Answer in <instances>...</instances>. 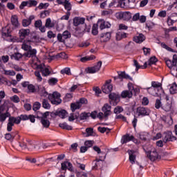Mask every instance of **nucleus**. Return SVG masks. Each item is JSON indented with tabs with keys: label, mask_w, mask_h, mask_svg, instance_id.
<instances>
[{
	"label": "nucleus",
	"mask_w": 177,
	"mask_h": 177,
	"mask_svg": "<svg viewBox=\"0 0 177 177\" xmlns=\"http://www.w3.org/2000/svg\"><path fill=\"white\" fill-rule=\"evenodd\" d=\"M102 68V61H99L96 65L93 67H88L86 69V73L88 74H95V73H97V71H100Z\"/></svg>",
	"instance_id": "nucleus-6"
},
{
	"label": "nucleus",
	"mask_w": 177,
	"mask_h": 177,
	"mask_svg": "<svg viewBox=\"0 0 177 177\" xmlns=\"http://www.w3.org/2000/svg\"><path fill=\"white\" fill-rule=\"evenodd\" d=\"M109 97L111 99V100H112V102H114L113 106H116V104L120 102V95L116 93H110L109 95Z\"/></svg>",
	"instance_id": "nucleus-18"
},
{
	"label": "nucleus",
	"mask_w": 177,
	"mask_h": 177,
	"mask_svg": "<svg viewBox=\"0 0 177 177\" xmlns=\"http://www.w3.org/2000/svg\"><path fill=\"white\" fill-rule=\"evenodd\" d=\"M86 132L87 133L86 136H92L93 135V128H87L86 129Z\"/></svg>",
	"instance_id": "nucleus-58"
},
{
	"label": "nucleus",
	"mask_w": 177,
	"mask_h": 177,
	"mask_svg": "<svg viewBox=\"0 0 177 177\" xmlns=\"http://www.w3.org/2000/svg\"><path fill=\"white\" fill-rule=\"evenodd\" d=\"M81 109V104L80 102H76L75 103L71 104V110L72 113H74L75 110H80Z\"/></svg>",
	"instance_id": "nucleus-27"
},
{
	"label": "nucleus",
	"mask_w": 177,
	"mask_h": 177,
	"mask_svg": "<svg viewBox=\"0 0 177 177\" xmlns=\"http://www.w3.org/2000/svg\"><path fill=\"white\" fill-rule=\"evenodd\" d=\"M62 171H66L68 169L71 172H74V169L73 168V164L68 161H64L61 164Z\"/></svg>",
	"instance_id": "nucleus-12"
},
{
	"label": "nucleus",
	"mask_w": 177,
	"mask_h": 177,
	"mask_svg": "<svg viewBox=\"0 0 177 177\" xmlns=\"http://www.w3.org/2000/svg\"><path fill=\"white\" fill-rule=\"evenodd\" d=\"M133 96V93H132V91L129 90L123 91L121 93V97L123 99H125L127 97H128L129 99H131Z\"/></svg>",
	"instance_id": "nucleus-24"
},
{
	"label": "nucleus",
	"mask_w": 177,
	"mask_h": 177,
	"mask_svg": "<svg viewBox=\"0 0 177 177\" xmlns=\"http://www.w3.org/2000/svg\"><path fill=\"white\" fill-rule=\"evenodd\" d=\"M31 23L28 21V19H23L22 20V26L23 27H28Z\"/></svg>",
	"instance_id": "nucleus-63"
},
{
	"label": "nucleus",
	"mask_w": 177,
	"mask_h": 177,
	"mask_svg": "<svg viewBox=\"0 0 177 177\" xmlns=\"http://www.w3.org/2000/svg\"><path fill=\"white\" fill-rule=\"evenodd\" d=\"M68 38H71V32L68 30H65L62 34L59 33L57 35V39L59 42H66V39H68Z\"/></svg>",
	"instance_id": "nucleus-5"
},
{
	"label": "nucleus",
	"mask_w": 177,
	"mask_h": 177,
	"mask_svg": "<svg viewBox=\"0 0 177 177\" xmlns=\"http://www.w3.org/2000/svg\"><path fill=\"white\" fill-rule=\"evenodd\" d=\"M61 74H66L67 75H71V71L70 68H65L60 71Z\"/></svg>",
	"instance_id": "nucleus-52"
},
{
	"label": "nucleus",
	"mask_w": 177,
	"mask_h": 177,
	"mask_svg": "<svg viewBox=\"0 0 177 177\" xmlns=\"http://www.w3.org/2000/svg\"><path fill=\"white\" fill-rule=\"evenodd\" d=\"M103 161L104 160L102 159V157L100 156L99 158H96L95 160L93 161V167L92 169L96 171V169H99V168H102L103 167Z\"/></svg>",
	"instance_id": "nucleus-8"
},
{
	"label": "nucleus",
	"mask_w": 177,
	"mask_h": 177,
	"mask_svg": "<svg viewBox=\"0 0 177 177\" xmlns=\"http://www.w3.org/2000/svg\"><path fill=\"white\" fill-rule=\"evenodd\" d=\"M88 117H91L93 120H95L96 117H97V111H93L91 113H88Z\"/></svg>",
	"instance_id": "nucleus-55"
},
{
	"label": "nucleus",
	"mask_w": 177,
	"mask_h": 177,
	"mask_svg": "<svg viewBox=\"0 0 177 177\" xmlns=\"http://www.w3.org/2000/svg\"><path fill=\"white\" fill-rule=\"evenodd\" d=\"M39 109H41V103L39 102H35L32 106V110L37 111V110H39Z\"/></svg>",
	"instance_id": "nucleus-50"
},
{
	"label": "nucleus",
	"mask_w": 177,
	"mask_h": 177,
	"mask_svg": "<svg viewBox=\"0 0 177 177\" xmlns=\"http://www.w3.org/2000/svg\"><path fill=\"white\" fill-rule=\"evenodd\" d=\"M42 107L46 110H49V109H50V104H49V102L48 101V100L46 99L43 100Z\"/></svg>",
	"instance_id": "nucleus-33"
},
{
	"label": "nucleus",
	"mask_w": 177,
	"mask_h": 177,
	"mask_svg": "<svg viewBox=\"0 0 177 177\" xmlns=\"http://www.w3.org/2000/svg\"><path fill=\"white\" fill-rule=\"evenodd\" d=\"M177 21V13H172L170 16L167 17V23L169 26H174V24Z\"/></svg>",
	"instance_id": "nucleus-11"
},
{
	"label": "nucleus",
	"mask_w": 177,
	"mask_h": 177,
	"mask_svg": "<svg viewBox=\"0 0 177 177\" xmlns=\"http://www.w3.org/2000/svg\"><path fill=\"white\" fill-rule=\"evenodd\" d=\"M158 62V59H157V57H156V56H153L149 59L148 66L156 64V63H157Z\"/></svg>",
	"instance_id": "nucleus-39"
},
{
	"label": "nucleus",
	"mask_w": 177,
	"mask_h": 177,
	"mask_svg": "<svg viewBox=\"0 0 177 177\" xmlns=\"http://www.w3.org/2000/svg\"><path fill=\"white\" fill-rule=\"evenodd\" d=\"M94 59H96V57L95 55H91L89 57H84L80 59V61L82 62V63H85V62H88L89 60H93Z\"/></svg>",
	"instance_id": "nucleus-35"
},
{
	"label": "nucleus",
	"mask_w": 177,
	"mask_h": 177,
	"mask_svg": "<svg viewBox=\"0 0 177 177\" xmlns=\"http://www.w3.org/2000/svg\"><path fill=\"white\" fill-rule=\"evenodd\" d=\"M118 2L119 0H113V1L109 3V8H111V6H114L115 8V6H120V5H118Z\"/></svg>",
	"instance_id": "nucleus-59"
},
{
	"label": "nucleus",
	"mask_w": 177,
	"mask_h": 177,
	"mask_svg": "<svg viewBox=\"0 0 177 177\" xmlns=\"http://www.w3.org/2000/svg\"><path fill=\"white\" fill-rule=\"evenodd\" d=\"M162 84L161 83H158L157 82H151V87L154 89V88H160L158 89V91H162V87H161Z\"/></svg>",
	"instance_id": "nucleus-38"
},
{
	"label": "nucleus",
	"mask_w": 177,
	"mask_h": 177,
	"mask_svg": "<svg viewBox=\"0 0 177 177\" xmlns=\"http://www.w3.org/2000/svg\"><path fill=\"white\" fill-rule=\"evenodd\" d=\"M27 120H30V122H35V116L34 115H22V121H27Z\"/></svg>",
	"instance_id": "nucleus-26"
},
{
	"label": "nucleus",
	"mask_w": 177,
	"mask_h": 177,
	"mask_svg": "<svg viewBox=\"0 0 177 177\" xmlns=\"http://www.w3.org/2000/svg\"><path fill=\"white\" fill-rule=\"evenodd\" d=\"M19 34L20 39L23 40L26 37H28V35H30V29L22 28L19 30Z\"/></svg>",
	"instance_id": "nucleus-17"
},
{
	"label": "nucleus",
	"mask_w": 177,
	"mask_h": 177,
	"mask_svg": "<svg viewBox=\"0 0 177 177\" xmlns=\"http://www.w3.org/2000/svg\"><path fill=\"white\" fill-rule=\"evenodd\" d=\"M4 74L5 75H11L12 77H13L14 75H16V72H15L14 71L4 70Z\"/></svg>",
	"instance_id": "nucleus-56"
},
{
	"label": "nucleus",
	"mask_w": 177,
	"mask_h": 177,
	"mask_svg": "<svg viewBox=\"0 0 177 177\" xmlns=\"http://www.w3.org/2000/svg\"><path fill=\"white\" fill-rule=\"evenodd\" d=\"M95 144V141L93 140H86L84 142V146L87 147V149H89V147H92L93 145Z\"/></svg>",
	"instance_id": "nucleus-47"
},
{
	"label": "nucleus",
	"mask_w": 177,
	"mask_h": 177,
	"mask_svg": "<svg viewBox=\"0 0 177 177\" xmlns=\"http://www.w3.org/2000/svg\"><path fill=\"white\" fill-rule=\"evenodd\" d=\"M118 78L119 80H120V81H122V80H130V81H132V77H131V76H129V75H127V73H125V71L123 72H118Z\"/></svg>",
	"instance_id": "nucleus-23"
},
{
	"label": "nucleus",
	"mask_w": 177,
	"mask_h": 177,
	"mask_svg": "<svg viewBox=\"0 0 177 177\" xmlns=\"http://www.w3.org/2000/svg\"><path fill=\"white\" fill-rule=\"evenodd\" d=\"M122 111H124L122 106H118L114 109L113 113L115 114H120V113H122Z\"/></svg>",
	"instance_id": "nucleus-48"
},
{
	"label": "nucleus",
	"mask_w": 177,
	"mask_h": 177,
	"mask_svg": "<svg viewBox=\"0 0 177 177\" xmlns=\"http://www.w3.org/2000/svg\"><path fill=\"white\" fill-rule=\"evenodd\" d=\"M97 24H94L93 25L92 27V30H91V34H93V35H97V34H99V30H97Z\"/></svg>",
	"instance_id": "nucleus-42"
},
{
	"label": "nucleus",
	"mask_w": 177,
	"mask_h": 177,
	"mask_svg": "<svg viewBox=\"0 0 177 177\" xmlns=\"http://www.w3.org/2000/svg\"><path fill=\"white\" fill-rule=\"evenodd\" d=\"M147 136H148L147 133H140L139 134L140 139L141 140H144V142H146V140H147Z\"/></svg>",
	"instance_id": "nucleus-49"
},
{
	"label": "nucleus",
	"mask_w": 177,
	"mask_h": 177,
	"mask_svg": "<svg viewBox=\"0 0 177 177\" xmlns=\"http://www.w3.org/2000/svg\"><path fill=\"white\" fill-rule=\"evenodd\" d=\"M23 55L21 53H14L13 55H12L10 56L11 59H15V60H20V59H21V57H23Z\"/></svg>",
	"instance_id": "nucleus-36"
},
{
	"label": "nucleus",
	"mask_w": 177,
	"mask_h": 177,
	"mask_svg": "<svg viewBox=\"0 0 177 177\" xmlns=\"http://www.w3.org/2000/svg\"><path fill=\"white\" fill-rule=\"evenodd\" d=\"M49 85H56L59 82V80L55 77H51L48 80Z\"/></svg>",
	"instance_id": "nucleus-44"
},
{
	"label": "nucleus",
	"mask_w": 177,
	"mask_h": 177,
	"mask_svg": "<svg viewBox=\"0 0 177 177\" xmlns=\"http://www.w3.org/2000/svg\"><path fill=\"white\" fill-rule=\"evenodd\" d=\"M127 153L129 156V160L130 162H131V164H135V160H136V155H135V153H136V151L135 150L129 149L127 151Z\"/></svg>",
	"instance_id": "nucleus-19"
},
{
	"label": "nucleus",
	"mask_w": 177,
	"mask_h": 177,
	"mask_svg": "<svg viewBox=\"0 0 177 177\" xmlns=\"http://www.w3.org/2000/svg\"><path fill=\"white\" fill-rule=\"evenodd\" d=\"M45 27H46V28H53V27H55V24L52 23L50 18H48L46 20Z\"/></svg>",
	"instance_id": "nucleus-30"
},
{
	"label": "nucleus",
	"mask_w": 177,
	"mask_h": 177,
	"mask_svg": "<svg viewBox=\"0 0 177 177\" xmlns=\"http://www.w3.org/2000/svg\"><path fill=\"white\" fill-rule=\"evenodd\" d=\"M121 16L123 20H131V19H132V15L129 12H124Z\"/></svg>",
	"instance_id": "nucleus-29"
},
{
	"label": "nucleus",
	"mask_w": 177,
	"mask_h": 177,
	"mask_svg": "<svg viewBox=\"0 0 177 177\" xmlns=\"http://www.w3.org/2000/svg\"><path fill=\"white\" fill-rule=\"evenodd\" d=\"M163 142L164 143H167V142H174V140H176L177 138L174 136H172V131H166L163 133Z\"/></svg>",
	"instance_id": "nucleus-4"
},
{
	"label": "nucleus",
	"mask_w": 177,
	"mask_h": 177,
	"mask_svg": "<svg viewBox=\"0 0 177 177\" xmlns=\"http://www.w3.org/2000/svg\"><path fill=\"white\" fill-rule=\"evenodd\" d=\"M160 46H161V48H163V49H166V50H168L169 52L175 53V50L174 49H172L171 47L168 46L164 42L160 43Z\"/></svg>",
	"instance_id": "nucleus-41"
},
{
	"label": "nucleus",
	"mask_w": 177,
	"mask_h": 177,
	"mask_svg": "<svg viewBox=\"0 0 177 177\" xmlns=\"http://www.w3.org/2000/svg\"><path fill=\"white\" fill-rule=\"evenodd\" d=\"M145 39H146V37H145L144 34H139L138 36H135L133 39V41H134V42H136V44H142V42H143V41H145Z\"/></svg>",
	"instance_id": "nucleus-22"
},
{
	"label": "nucleus",
	"mask_w": 177,
	"mask_h": 177,
	"mask_svg": "<svg viewBox=\"0 0 177 177\" xmlns=\"http://www.w3.org/2000/svg\"><path fill=\"white\" fill-rule=\"evenodd\" d=\"M99 38L101 42H109L111 39V32H106V33H102Z\"/></svg>",
	"instance_id": "nucleus-13"
},
{
	"label": "nucleus",
	"mask_w": 177,
	"mask_h": 177,
	"mask_svg": "<svg viewBox=\"0 0 177 177\" xmlns=\"http://www.w3.org/2000/svg\"><path fill=\"white\" fill-rule=\"evenodd\" d=\"M84 23H85V18L75 17L73 19V26H75V27H78V26H80V24H84Z\"/></svg>",
	"instance_id": "nucleus-15"
},
{
	"label": "nucleus",
	"mask_w": 177,
	"mask_h": 177,
	"mask_svg": "<svg viewBox=\"0 0 177 177\" xmlns=\"http://www.w3.org/2000/svg\"><path fill=\"white\" fill-rule=\"evenodd\" d=\"M59 128L62 129H66V131H73V127L68 125L66 122L59 123Z\"/></svg>",
	"instance_id": "nucleus-28"
},
{
	"label": "nucleus",
	"mask_w": 177,
	"mask_h": 177,
	"mask_svg": "<svg viewBox=\"0 0 177 177\" xmlns=\"http://www.w3.org/2000/svg\"><path fill=\"white\" fill-rule=\"evenodd\" d=\"M10 100L14 102V103H19V102H20V98L17 95H14L10 97Z\"/></svg>",
	"instance_id": "nucleus-61"
},
{
	"label": "nucleus",
	"mask_w": 177,
	"mask_h": 177,
	"mask_svg": "<svg viewBox=\"0 0 177 177\" xmlns=\"http://www.w3.org/2000/svg\"><path fill=\"white\" fill-rule=\"evenodd\" d=\"M168 120H170V121L168 122V124H172L174 122V120H172V116H169V118L167 116H165L162 118V121H164V122H167Z\"/></svg>",
	"instance_id": "nucleus-57"
},
{
	"label": "nucleus",
	"mask_w": 177,
	"mask_h": 177,
	"mask_svg": "<svg viewBox=\"0 0 177 177\" xmlns=\"http://www.w3.org/2000/svg\"><path fill=\"white\" fill-rule=\"evenodd\" d=\"M171 31H177L176 26L170 27L168 29H165V34H168V32H171Z\"/></svg>",
	"instance_id": "nucleus-62"
},
{
	"label": "nucleus",
	"mask_w": 177,
	"mask_h": 177,
	"mask_svg": "<svg viewBox=\"0 0 177 177\" xmlns=\"http://www.w3.org/2000/svg\"><path fill=\"white\" fill-rule=\"evenodd\" d=\"M133 139V136H131L129 133H127L122 137L121 143L124 145V143H128Z\"/></svg>",
	"instance_id": "nucleus-20"
},
{
	"label": "nucleus",
	"mask_w": 177,
	"mask_h": 177,
	"mask_svg": "<svg viewBox=\"0 0 177 177\" xmlns=\"http://www.w3.org/2000/svg\"><path fill=\"white\" fill-rule=\"evenodd\" d=\"M142 50H143V52H144V55H145V56H147V55H150V52H151V49L150 48H146V47H144L143 48H142Z\"/></svg>",
	"instance_id": "nucleus-64"
},
{
	"label": "nucleus",
	"mask_w": 177,
	"mask_h": 177,
	"mask_svg": "<svg viewBox=\"0 0 177 177\" xmlns=\"http://www.w3.org/2000/svg\"><path fill=\"white\" fill-rule=\"evenodd\" d=\"M172 108V102H167L166 104L162 106V109L165 111H170Z\"/></svg>",
	"instance_id": "nucleus-37"
},
{
	"label": "nucleus",
	"mask_w": 177,
	"mask_h": 177,
	"mask_svg": "<svg viewBox=\"0 0 177 177\" xmlns=\"http://www.w3.org/2000/svg\"><path fill=\"white\" fill-rule=\"evenodd\" d=\"M60 93L57 91L53 92L52 94L48 95V100L51 102L52 104H55L56 106L62 103V99H60Z\"/></svg>",
	"instance_id": "nucleus-2"
},
{
	"label": "nucleus",
	"mask_w": 177,
	"mask_h": 177,
	"mask_svg": "<svg viewBox=\"0 0 177 177\" xmlns=\"http://www.w3.org/2000/svg\"><path fill=\"white\" fill-rule=\"evenodd\" d=\"M100 29L104 30V28H110L111 27V24L109 23V21H104V19H100L97 21V24H100Z\"/></svg>",
	"instance_id": "nucleus-14"
},
{
	"label": "nucleus",
	"mask_w": 177,
	"mask_h": 177,
	"mask_svg": "<svg viewBox=\"0 0 177 177\" xmlns=\"http://www.w3.org/2000/svg\"><path fill=\"white\" fill-rule=\"evenodd\" d=\"M133 66L136 67V71H138L139 68H143V66H140L139 64V62H138V60L133 59Z\"/></svg>",
	"instance_id": "nucleus-53"
},
{
	"label": "nucleus",
	"mask_w": 177,
	"mask_h": 177,
	"mask_svg": "<svg viewBox=\"0 0 177 177\" xmlns=\"http://www.w3.org/2000/svg\"><path fill=\"white\" fill-rule=\"evenodd\" d=\"M22 115H21L20 116H18L17 118L13 116L9 118L8 123L7 124V131L8 132L12 131V127H15V124H19L21 122V120H23Z\"/></svg>",
	"instance_id": "nucleus-1"
},
{
	"label": "nucleus",
	"mask_w": 177,
	"mask_h": 177,
	"mask_svg": "<svg viewBox=\"0 0 177 177\" xmlns=\"http://www.w3.org/2000/svg\"><path fill=\"white\" fill-rule=\"evenodd\" d=\"M23 56H25V57H35L37 56V50L35 48L32 49V47L29 50L24 53Z\"/></svg>",
	"instance_id": "nucleus-16"
},
{
	"label": "nucleus",
	"mask_w": 177,
	"mask_h": 177,
	"mask_svg": "<svg viewBox=\"0 0 177 177\" xmlns=\"http://www.w3.org/2000/svg\"><path fill=\"white\" fill-rule=\"evenodd\" d=\"M111 84V80H108L106 81L105 84L102 86V91L103 93L106 95L110 93L113 91V85Z\"/></svg>",
	"instance_id": "nucleus-7"
},
{
	"label": "nucleus",
	"mask_w": 177,
	"mask_h": 177,
	"mask_svg": "<svg viewBox=\"0 0 177 177\" xmlns=\"http://www.w3.org/2000/svg\"><path fill=\"white\" fill-rule=\"evenodd\" d=\"M28 89L29 92H30V93H38V92L41 91V86H37L35 88V86H34L33 84H29L28 86Z\"/></svg>",
	"instance_id": "nucleus-21"
},
{
	"label": "nucleus",
	"mask_w": 177,
	"mask_h": 177,
	"mask_svg": "<svg viewBox=\"0 0 177 177\" xmlns=\"http://www.w3.org/2000/svg\"><path fill=\"white\" fill-rule=\"evenodd\" d=\"M102 111L111 112V106L109 105V104H104V105L102 108Z\"/></svg>",
	"instance_id": "nucleus-51"
},
{
	"label": "nucleus",
	"mask_w": 177,
	"mask_h": 177,
	"mask_svg": "<svg viewBox=\"0 0 177 177\" xmlns=\"http://www.w3.org/2000/svg\"><path fill=\"white\" fill-rule=\"evenodd\" d=\"M41 73L44 77H48V75H50V71H49V68H44Z\"/></svg>",
	"instance_id": "nucleus-46"
},
{
	"label": "nucleus",
	"mask_w": 177,
	"mask_h": 177,
	"mask_svg": "<svg viewBox=\"0 0 177 177\" xmlns=\"http://www.w3.org/2000/svg\"><path fill=\"white\" fill-rule=\"evenodd\" d=\"M41 123L44 128H48L50 126V122L48 119H41Z\"/></svg>",
	"instance_id": "nucleus-40"
},
{
	"label": "nucleus",
	"mask_w": 177,
	"mask_h": 177,
	"mask_svg": "<svg viewBox=\"0 0 177 177\" xmlns=\"http://www.w3.org/2000/svg\"><path fill=\"white\" fill-rule=\"evenodd\" d=\"M41 40H40V38H39V36H37V35H35V36H32L30 37V40H28V42H39Z\"/></svg>",
	"instance_id": "nucleus-45"
},
{
	"label": "nucleus",
	"mask_w": 177,
	"mask_h": 177,
	"mask_svg": "<svg viewBox=\"0 0 177 177\" xmlns=\"http://www.w3.org/2000/svg\"><path fill=\"white\" fill-rule=\"evenodd\" d=\"M10 21L12 26H15V28H18L20 24H19V18L17 15H12L10 19Z\"/></svg>",
	"instance_id": "nucleus-25"
},
{
	"label": "nucleus",
	"mask_w": 177,
	"mask_h": 177,
	"mask_svg": "<svg viewBox=\"0 0 177 177\" xmlns=\"http://www.w3.org/2000/svg\"><path fill=\"white\" fill-rule=\"evenodd\" d=\"M57 116L60 117V118H64L66 117V114L67 113V111L64 109L62 110H57Z\"/></svg>",
	"instance_id": "nucleus-32"
},
{
	"label": "nucleus",
	"mask_w": 177,
	"mask_h": 177,
	"mask_svg": "<svg viewBox=\"0 0 177 177\" xmlns=\"http://www.w3.org/2000/svg\"><path fill=\"white\" fill-rule=\"evenodd\" d=\"M31 48H32L31 46H29V45L26 44V43H24L21 45V49H23L26 52H28V50H30L31 49Z\"/></svg>",
	"instance_id": "nucleus-54"
},
{
	"label": "nucleus",
	"mask_w": 177,
	"mask_h": 177,
	"mask_svg": "<svg viewBox=\"0 0 177 177\" xmlns=\"http://www.w3.org/2000/svg\"><path fill=\"white\" fill-rule=\"evenodd\" d=\"M147 157L149 158L151 161H156V160H161V156H158L157 151L153 149V151H145Z\"/></svg>",
	"instance_id": "nucleus-3"
},
{
	"label": "nucleus",
	"mask_w": 177,
	"mask_h": 177,
	"mask_svg": "<svg viewBox=\"0 0 177 177\" xmlns=\"http://www.w3.org/2000/svg\"><path fill=\"white\" fill-rule=\"evenodd\" d=\"M88 118H89V113H88L83 112L80 115V120L81 121H82L84 120H88Z\"/></svg>",
	"instance_id": "nucleus-43"
},
{
	"label": "nucleus",
	"mask_w": 177,
	"mask_h": 177,
	"mask_svg": "<svg viewBox=\"0 0 177 177\" xmlns=\"http://www.w3.org/2000/svg\"><path fill=\"white\" fill-rule=\"evenodd\" d=\"M165 63H166L167 67H169V68H172V67H176V64H177V55L174 54L173 55L172 61H171V59H167L165 61Z\"/></svg>",
	"instance_id": "nucleus-10"
},
{
	"label": "nucleus",
	"mask_w": 177,
	"mask_h": 177,
	"mask_svg": "<svg viewBox=\"0 0 177 177\" xmlns=\"http://www.w3.org/2000/svg\"><path fill=\"white\" fill-rule=\"evenodd\" d=\"M137 113H138V116L142 115L145 117L146 115H150V109L143 106H139L137 108Z\"/></svg>",
	"instance_id": "nucleus-9"
},
{
	"label": "nucleus",
	"mask_w": 177,
	"mask_h": 177,
	"mask_svg": "<svg viewBox=\"0 0 177 177\" xmlns=\"http://www.w3.org/2000/svg\"><path fill=\"white\" fill-rule=\"evenodd\" d=\"M38 93L40 94V96H44V97L49 96V93L45 90V87H40V91Z\"/></svg>",
	"instance_id": "nucleus-34"
},
{
	"label": "nucleus",
	"mask_w": 177,
	"mask_h": 177,
	"mask_svg": "<svg viewBox=\"0 0 177 177\" xmlns=\"http://www.w3.org/2000/svg\"><path fill=\"white\" fill-rule=\"evenodd\" d=\"M169 92L171 95H175L177 93V84L176 83H173L172 85L170 86Z\"/></svg>",
	"instance_id": "nucleus-31"
},
{
	"label": "nucleus",
	"mask_w": 177,
	"mask_h": 177,
	"mask_svg": "<svg viewBox=\"0 0 177 177\" xmlns=\"http://www.w3.org/2000/svg\"><path fill=\"white\" fill-rule=\"evenodd\" d=\"M28 2V8H31V6H37L38 2L35 0H30Z\"/></svg>",
	"instance_id": "nucleus-60"
}]
</instances>
